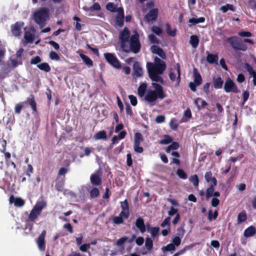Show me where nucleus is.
Wrapping results in <instances>:
<instances>
[{
	"instance_id": "58",
	"label": "nucleus",
	"mask_w": 256,
	"mask_h": 256,
	"mask_svg": "<svg viewBox=\"0 0 256 256\" xmlns=\"http://www.w3.org/2000/svg\"><path fill=\"white\" fill-rule=\"evenodd\" d=\"M170 217L168 216L166 218L163 222L161 223L160 226L162 228L165 227L166 226H168V228H170Z\"/></svg>"
},
{
	"instance_id": "39",
	"label": "nucleus",
	"mask_w": 256,
	"mask_h": 256,
	"mask_svg": "<svg viewBox=\"0 0 256 256\" xmlns=\"http://www.w3.org/2000/svg\"><path fill=\"white\" fill-rule=\"evenodd\" d=\"M216 186L210 185V186L206 190V196L208 200L210 197L212 196L214 192V187Z\"/></svg>"
},
{
	"instance_id": "62",
	"label": "nucleus",
	"mask_w": 256,
	"mask_h": 256,
	"mask_svg": "<svg viewBox=\"0 0 256 256\" xmlns=\"http://www.w3.org/2000/svg\"><path fill=\"white\" fill-rule=\"evenodd\" d=\"M140 144H134V150L138 153H142L144 151V149L142 146H140Z\"/></svg>"
},
{
	"instance_id": "45",
	"label": "nucleus",
	"mask_w": 256,
	"mask_h": 256,
	"mask_svg": "<svg viewBox=\"0 0 256 256\" xmlns=\"http://www.w3.org/2000/svg\"><path fill=\"white\" fill-rule=\"evenodd\" d=\"M166 29L167 33L172 36H174L176 35V30H172L171 26L169 24H166Z\"/></svg>"
},
{
	"instance_id": "28",
	"label": "nucleus",
	"mask_w": 256,
	"mask_h": 256,
	"mask_svg": "<svg viewBox=\"0 0 256 256\" xmlns=\"http://www.w3.org/2000/svg\"><path fill=\"white\" fill-rule=\"evenodd\" d=\"M145 100L148 102L156 101V98L152 90H148L144 96Z\"/></svg>"
},
{
	"instance_id": "21",
	"label": "nucleus",
	"mask_w": 256,
	"mask_h": 256,
	"mask_svg": "<svg viewBox=\"0 0 256 256\" xmlns=\"http://www.w3.org/2000/svg\"><path fill=\"white\" fill-rule=\"evenodd\" d=\"M135 224L141 232L144 233L146 232V226L144 222V220L142 218L138 217L136 219Z\"/></svg>"
},
{
	"instance_id": "6",
	"label": "nucleus",
	"mask_w": 256,
	"mask_h": 256,
	"mask_svg": "<svg viewBox=\"0 0 256 256\" xmlns=\"http://www.w3.org/2000/svg\"><path fill=\"white\" fill-rule=\"evenodd\" d=\"M34 16L35 22L38 24H42L48 16V10L46 8H41L34 14Z\"/></svg>"
},
{
	"instance_id": "59",
	"label": "nucleus",
	"mask_w": 256,
	"mask_h": 256,
	"mask_svg": "<svg viewBox=\"0 0 256 256\" xmlns=\"http://www.w3.org/2000/svg\"><path fill=\"white\" fill-rule=\"evenodd\" d=\"M130 214L129 210H122L119 214V216H122V218L127 219L128 218Z\"/></svg>"
},
{
	"instance_id": "1",
	"label": "nucleus",
	"mask_w": 256,
	"mask_h": 256,
	"mask_svg": "<svg viewBox=\"0 0 256 256\" xmlns=\"http://www.w3.org/2000/svg\"><path fill=\"white\" fill-rule=\"evenodd\" d=\"M226 42L235 52L246 51L248 49V46L244 42L248 43L251 44H254V42L250 39L244 38V40H242L239 37L235 36L228 38L226 40Z\"/></svg>"
},
{
	"instance_id": "25",
	"label": "nucleus",
	"mask_w": 256,
	"mask_h": 256,
	"mask_svg": "<svg viewBox=\"0 0 256 256\" xmlns=\"http://www.w3.org/2000/svg\"><path fill=\"white\" fill-rule=\"evenodd\" d=\"M90 181L94 186H100L102 184V179L98 174H94L90 176Z\"/></svg>"
},
{
	"instance_id": "43",
	"label": "nucleus",
	"mask_w": 256,
	"mask_h": 256,
	"mask_svg": "<svg viewBox=\"0 0 256 256\" xmlns=\"http://www.w3.org/2000/svg\"><path fill=\"white\" fill-rule=\"evenodd\" d=\"M90 196L91 198H96L100 194V192L97 188H93L90 192Z\"/></svg>"
},
{
	"instance_id": "19",
	"label": "nucleus",
	"mask_w": 256,
	"mask_h": 256,
	"mask_svg": "<svg viewBox=\"0 0 256 256\" xmlns=\"http://www.w3.org/2000/svg\"><path fill=\"white\" fill-rule=\"evenodd\" d=\"M245 68L249 74L252 76V83L254 86H256V72L253 70L252 67L248 63L245 64Z\"/></svg>"
},
{
	"instance_id": "29",
	"label": "nucleus",
	"mask_w": 256,
	"mask_h": 256,
	"mask_svg": "<svg viewBox=\"0 0 256 256\" xmlns=\"http://www.w3.org/2000/svg\"><path fill=\"white\" fill-rule=\"evenodd\" d=\"M214 86L216 89L222 88L223 86V80L220 77L214 78L213 80Z\"/></svg>"
},
{
	"instance_id": "33",
	"label": "nucleus",
	"mask_w": 256,
	"mask_h": 256,
	"mask_svg": "<svg viewBox=\"0 0 256 256\" xmlns=\"http://www.w3.org/2000/svg\"><path fill=\"white\" fill-rule=\"evenodd\" d=\"M218 56L217 54H209L206 56V60L210 64H214L218 62Z\"/></svg>"
},
{
	"instance_id": "32",
	"label": "nucleus",
	"mask_w": 256,
	"mask_h": 256,
	"mask_svg": "<svg viewBox=\"0 0 256 256\" xmlns=\"http://www.w3.org/2000/svg\"><path fill=\"white\" fill-rule=\"evenodd\" d=\"M247 219L246 212L244 210L240 212L238 216L237 222L240 224L245 222Z\"/></svg>"
},
{
	"instance_id": "44",
	"label": "nucleus",
	"mask_w": 256,
	"mask_h": 256,
	"mask_svg": "<svg viewBox=\"0 0 256 256\" xmlns=\"http://www.w3.org/2000/svg\"><path fill=\"white\" fill-rule=\"evenodd\" d=\"M176 174L180 178L183 180H186L188 178L187 174L181 168L178 169Z\"/></svg>"
},
{
	"instance_id": "52",
	"label": "nucleus",
	"mask_w": 256,
	"mask_h": 256,
	"mask_svg": "<svg viewBox=\"0 0 256 256\" xmlns=\"http://www.w3.org/2000/svg\"><path fill=\"white\" fill-rule=\"evenodd\" d=\"M10 62L12 66L14 68L16 67L18 65H21L22 64V59H12L10 60Z\"/></svg>"
},
{
	"instance_id": "54",
	"label": "nucleus",
	"mask_w": 256,
	"mask_h": 256,
	"mask_svg": "<svg viewBox=\"0 0 256 256\" xmlns=\"http://www.w3.org/2000/svg\"><path fill=\"white\" fill-rule=\"evenodd\" d=\"M50 58L52 60H60V57L58 54L54 51H51L50 52Z\"/></svg>"
},
{
	"instance_id": "38",
	"label": "nucleus",
	"mask_w": 256,
	"mask_h": 256,
	"mask_svg": "<svg viewBox=\"0 0 256 256\" xmlns=\"http://www.w3.org/2000/svg\"><path fill=\"white\" fill-rule=\"evenodd\" d=\"M106 8L107 10L111 12H118V8L117 6L112 2H110L108 3Z\"/></svg>"
},
{
	"instance_id": "22",
	"label": "nucleus",
	"mask_w": 256,
	"mask_h": 256,
	"mask_svg": "<svg viewBox=\"0 0 256 256\" xmlns=\"http://www.w3.org/2000/svg\"><path fill=\"white\" fill-rule=\"evenodd\" d=\"M256 233V229L253 226H250L246 228L244 231V236L246 238H250L254 236Z\"/></svg>"
},
{
	"instance_id": "48",
	"label": "nucleus",
	"mask_w": 256,
	"mask_h": 256,
	"mask_svg": "<svg viewBox=\"0 0 256 256\" xmlns=\"http://www.w3.org/2000/svg\"><path fill=\"white\" fill-rule=\"evenodd\" d=\"M150 234H151V236L152 237L155 238L158 235L159 230H160V228L156 226V227L150 228Z\"/></svg>"
},
{
	"instance_id": "2",
	"label": "nucleus",
	"mask_w": 256,
	"mask_h": 256,
	"mask_svg": "<svg viewBox=\"0 0 256 256\" xmlns=\"http://www.w3.org/2000/svg\"><path fill=\"white\" fill-rule=\"evenodd\" d=\"M130 46L128 44H126L122 50L126 53H128L130 52H134V54H138L140 52L141 48V44L140 42L139 35L138 33L132 34L130 38Z\"/></svg>"
},
{
	"instance_id": "5",
	"label": "nucleus",
	"mask_w": 256,
	"mask_h": 256,
	"mask_svg": "<svg viewBox=\"0 0 256 256\" xmlns=\"http://www.w3.org/2000/svg\"><path fill=\"white\" fill-rule=\"evenodd\" d=\"M46 202L44 200L37 202L30 212L28 220L32 222H34L40 214L42 210L46 208Z\"/></svg>"
},
{
	"instance_id": "11",
	"label": "nucleus",
	"mask_w": 256,
	"mask_h": 256,
	"mask_svg": "<svg viewBox=\"0 0 256 256\" xmlns=\"http://www.w3.org/2000/svg\"><path fill=\"white\" fill-rule=\"evenodd\" d=\"M158 10L157 8L151 9L144 16V20L148 22H155L158 17Z\"/></svg>"
},
{
	"instance_id": "37",
	"label": "nucleus",
	"mask_w": 256,
	"mask_h": 256,
	"mask_svg": "<svg viewBox=\"0 0 256 256\" xmlns=\"http://www.w3.org/2000/svg\"><path fill=\"white\" fill-rule=\"evenodd\" d=\"M204 21H205V18L204 17H200L198 18H192L189 19L188 22L192 24H193V25H196V24H198L199 23L204 22Z\"/></svg>"
},
{
	"instance_id": "7",
	"label": "nucleus",
	"mask_w": 256,
	"mask_h": 256,
	"mask_svg": "<svg viewBox=\"0 0 256 256\" xmlns=\"http://www.w3.org/2000/svg\"><path fill=\"white\" fill-rule=\"evenodd\" d=\"M104 56L107 62L113 67L120 69L121 68V64L116 56L112 53H105Z\"/></svg>"
},
{
	"instance_id": "40",
	"label": "nucleus",
	"mask_w": 256,
	"mask_h": 256,
	"mask_svg": "<svg viewBox=\"0 0 256 256\" xmlns=\"http://www.w3.org/2000/svg\"><path fill=\"white\" fill-rule=\"evenodd\" d=\"M190 181L192 182L194 186L198 187L199 184V180L196 174L190 176L189 178Z\"/></svg>"
},
{
	"instance_id": "63",
	"label": "nucleus",
	"mask_w": 256,
	"mask_h": 256,
	"mask_svg": "<svg viewBox=\"0 0 256 256\" xmlns=\"http://www.w3.org/2000/svg\"><path fill=\"white\" fill-rule=\"evenodd\" d=\"M90 244H84L80 247V250L82 252H86L90 248Z\"/></svg>"
},
{
	"instance_id": "10",
	"label": "nucleus",
	"mask_w": 256,
	"mask_h": 256,
	"mask_svg": "<svg viewBox=\"0 0 256 256\" xmlns=\"http://www.w3.org/2000/svg\"><path fill=\"white\" fill-rule=\"evenodd\" d=\"M152 86L154 88L152 90L154 92L156 100L157 99L163 100L166 96V94L164 91L163 87L160 84L156 82H153Z\"/></svg>"
},
{
	"instance_id": "64",
	"label": "nucleus",
	"mask_w": 256,
	"mask_h": 256,
	"mask_svg": "<svg viewBox=\"0 0 256 256\" xmlns=\"http://www.w3.org/2000/svg\"><path fill=\"white\" fill-rule=\"evenodd\" d=\"M210 82H206L203 86V87H202V90L207 95H208L210 94Z\"/></svg>"
},
{
	"instance_id": "35",
	"label": "nucleus",
	"mask_w": 256,
	"mask_h": 256,
	"mask_svg": "<svg viewBox=\"0 0 256 256\" xmlns=\"http://www.w3.org/2000/svg\"><path fill=\"white\" fill-rule=\"evenodd\" d=\"M37 67L40 70H43L46 72L50 71V67L48 64L47 62H42L37 64Z\"/></svg>"
},
{
	"instance_id": "51",
	"label": "nucleus",
	"mask_w": 256,
	"mask_h": 256,
	"mask_svg": "<svg viewBox=\"0 0 256 256\" xmlns=\"http://www.w3.org/2000/svg\"><path fill=\"white\" fill-rule=\"evenodd\" d=\"M143 140V137L140 132H136L134 134V144H140L141 141Z\"/></svg>"
},
{
	"instance_id": "34",
	"label": "nucleus",
	"mask_w": 256,
	"mask_h": 256,
	"mask_svg": "<svg viewBox=\"0 0 256 256\" xmlns=\"http://www.w3.org/2000/svg\"><path fill=\"white\" fill-rule=\"evenodd\" d=\"M80 56L86 65L88 66H93L92 60L87 56L81 54H80Z\"/></svg>"
},
{
	"instance_id": "50",
	"label": "nucleus",
	"mask_w": 256,
	"mask_h": 256,
	"mask_svg": "<svg viewBox=\"0 0 256 256\" xmlns=\"http://www.w3.org/2000/svg\"><path fill=\"white\" fill-rule=\"evenodd\" d=\"M112 222L116 224H120L124 223V219L122 216H116L112 218Z\"/></svg>"
},
{
	"instance_id": "13",
	"label": "nucleus",
	"mask_w": 256,
	"mask_h": 256,
	"mask_svg": "<svg viewBox=\"0 0 256 256\" xmlns=\"http://www.w3.org/2000/svg\"><path fill=\"white\" fill-rule=\"evenodd\" d=\"M46 230H44L41 234L38 236L37 240L36 243L38 246V248L40 250L44 251L46 248V244H45V240H44V238L46 235Z\"/></svg>"
},
{
	"instance_id": "31",
	"label": "nucleus",
	"mask_w": 256,
	"mask_h": 256,
	"mask_svg": "<svg viewBox=\"0 0 256 256\" xmlns=\"http://www.w3.org/2000/svg\"><path fill=\"white\" fill-rule=\"evenodd\" d=\"M24 38L26 43H32L34 40V34L30 31H26L24 32Z\"/></svg>"
},
{
	"instance_id": "15",
	"label": "nucleus",
	"mask_w": 256,
	"mask_h": 256,
	"mask_svg": "<svg viewBox=\"0 0 256 256\" xmlns=\"http://www.w3.org/2000/svg\"><path fill=\"white\" fill-rule=\"evenodd\" d=\"M124 11L122 8H118V12L116 16V24L120 27L124 26Z\"/></svg>"
},
{
	"instance_id": "8",
	"label": "nucleus",
	"mask_w": 256,
	"mask_h": 256,
	"mask_svg": "<svg viewBox=\"0 0 256 256\" xmlns=\"http://www.w3.org/2000/svg\"><path fill=\"white\" fill-rule=\"evenodd\" d=\"M224 90L226 93L233 92L238 94L240 92L237 86L230 78L226 79L224 82Z\"/></svg>"
},
{
	"instance_id": "3",
	"label": "nucleus",
	"mask_w": 256,
	"mask_h": 256,
	"mask_svg": "<svg viewBox=\"0 0 256 256\" xmlns=\"http://www.w3.org/2000/svg\"><path fill=\"white\" fill-rule=\"evenodd\" d=\"M27 104L31 106L33 111L32 113L37 112L36 103L34 96V94H30V96L27 98L25 101L16 104L14 107V112L16 114H20L22 108H24L25 104Z\"/></svg>"
},
{
	"instance_id": "12",
	"label": "nucleus",
	"mask_w": 256,
	"mask_h": 256,
	"mask_svg": "<svg viewBox=\"0 0 256 256\" xmlns=\"http://www.w3.org/2000/svg\"><path fill=\"white\" fill-rule=\"evenodd\" d=\"M24 22H17L11 26V31L14 36H18L22 33V28L24 26Z\"/></svg>"
},
{
	"instance_id": "27",
	"label": "nucleus",
	"mask_w": 256,
	"mask_h": 256,
	"mask_svg": "<svg viewBox=\"0 0 256 256\" xmlns=\"http://www.w3.org/2000/svg\"><path fill=\"white\" fill-rule=\"evenodd\" d=\"M148 85L146 83H142L138 88V94L140 97H143L144 96Z\"/></svg>"
},
{
	"instance_id": "49",
	"label": "nucleus",
	"mask_w": 256,
	"mask_h": 256,
	"mask_svg": "<svg viewBox=\"0 0 256 256\" xmlns=\"http://www.w3.org/2000/svg\"><path fill=\"white\" fill-rule=\"evenodd\" d=\"M148 38L152 44H158L160 43V40L154 34H149L148 36Z\"/></svg>"
},
{
	"instance_id": "55",
	"label": "nucleus",
	"mask_w": 256,
	"mask_h": 256,
	"mask_svg": "<svg viewBox=\"0 0 256 256\" xmlns=\"http://www.w3.org/2000/svg\"><path fill=\"white\" fill-rule=\"evenodd\" d=\"M170 126L172 130H176L178 126V124L176 122V120L174 118L170 120Z\"/></svg>"
},
{
	"instance_id": "41",
	"label": "nucleus",
	"mask_w": 256,
	"mask_h": 256,
	"mask_svg": "<svg viewBox=\"0 0 256 256\" xmlns=\"http://www.w3.org/2000/svg\"><path fill=\"white\" fill-rule=\"evenodd\" d=\"M145 246L148 250H150L153 247V242L152 240L147 237L146 239Z\"/></svg>"
},
{
	"instance_id": "36",
	"label": "nucleus",
	"mask_w": 256,
	"mask_h": 256,
	"mask_svg": "<svg viewBox=\"0 0 256 256\" xmlns=\"http://www.w3.org/2000/svg\"><path fill=\"white\" fill-rule=\"evenodd\" d=\"M96 140H104L106 138V133L104 130H100L96 132L94 136Z\"/></svg>"
},
{
	"instance_id": "24",
	"label": "nucleus",
	"mask_w": 256,
	"mask_h": 256,
	"mask_svg": "<svg viewBox=\"0 0 256 256\" xmlns=\"http://www.w3.org/2000/svg\"><path fill=\"white\" fill-rule=\"evenodd\" d=\"M194 82H195L197 86L200 85L202 82V78L200 74L196 68H194Z\"/></svg>"
},
{
	"instance_id": "18",
	"label": "nucleus",
	"mask_w": 256,
	"mask_h": 256,
	"mask_svg": "<svg viewBox=\"0 0 256 256\" xmlns=\"http://www.w3.org/2000/svg\"><path fill=\"white\" fill-rule=\"evenodd\" d=\"M148 72V73L149 77L152 80V81L155 82H160L161 83L163 82L162 78H161L160 76H159L160 74L152 71Z\"/></svg>"
},
{
	"instance_id": "47",
	"label": "nucleus",
	"mask_w": 256,
	"mask_h": 256,
	"mask_svg": "<svg viewBox=\"0 0 256 256\" xmlns=\"http://www.w3.org/2000/svg\"><path fill=\"white\" fill-rule=\"evenodd\" d=\"M218 216V212L217 210H215L212 214V210H210L208 211V219L210 220H215L216 219Z\"/></svg>"
},
{
	"instance_id": "30",
	"label": "nucleus",
	"mask_w": 256,
	"mask_h": 256,
	"mask_svg": "<svg viewBox=\"0 0 256 256\" xmlns=\"http://www.w3.org/2000/svg\"><path fill=\"white\" fill-rule=\"evenodd\" d=\"M199 38L196 35H192L190 37V43L192 45L193 48H196L198 47L199 44Z\"/></svg>"
},
{
	"instance_id": "46",
	"label": "nucleus",
	"mask_w": 256,
	"mask_h": 256,
	"mask_svg": "<svg viewBox=\"0 0 256 256\" xmlns=\"http://www.w3.org/2000/svg\"><path fill=\"white\" fill-rule=\"evenodd\" d=\"M175 246L173 244H168L165 246H163L162 248V252H165L167 251H174L175 250Z\"/></svg>"
},
{
	"instance_id": "26",
	"label": "nucleus",
	"mask_w": 256,
	"mask_h": 256,
	"mask_svg": "<svg viewBox=\"0 0 256 256\" xmlns=\"http://www.w3.org/2000/svg\"><path fill=\"white\" fill-rule=\"evenodd\" d=\"M0 143L2 146V148H0V150L2 152H4V154L6 159L8 160L10 158L11 154L8 152H5L6 142L4 140H0Z\"/></svg>"
},
{
	"instance_id": "56",
	"label": "nucleus",
	"mask_w": 256,
	"mask_h": 256,
	"mask_svg": "<svg viewBox=\"0 0 256 256\" xmlns=\"http://www.w3.org/2000/svg\"><path fill=\"white\" fill-rule=\"evenodd\" d=\"M128 238L127 236H124L118 239L116 242V245L118 246H121L127 241Z\"/></svg>"
},
{
	"instance_id": "57",
	"label": "nucleus",
	"mask_w": 256,
	"mask_h": 256,
	"mask_svg": "<svg viewBox=\"0 0 256 256\" xmlns=\"http://www.w3.org/2000/svg\"><path fill=\"white\" fill-rule=\"evenodd\" d=\"M101 9V7L100 4L98 2H95L93 5L88 8V10L90 11L94 10H100Z\"/></svg>"
},
{
	"instance_id": "16",
	"label": "nucleus",
	"mask_w": 256,
	"mask_h": 256,
	"mask_svg": "<svg viewBox=\"0 0 256 256\" xmlns=\"http://www.w3.org/2000/svg\"><path fill=\"white\" fill-rule=\"evenodd\" d=\"M133 70L132 75L134 76L139 78L143 76V70L139 62L136 61L134 63Z\"/></svg>"
},
{
	"instance_id": "60",
	"label": "nucleus",
	"mask_w": 256,
	"mask_h": 256,
	"mask_svg": "<svg viewBox=\"0 0 256 256\" xmlns=\"http://www.w3.org/2000/svg\"><path fill=\"white\" fill-rule=\"evenodd\" d=\"M120 206L123 210H129V206L127 200L120 202Z\"/></svg>"
},
{
	"instance_id": "14",
	"label": "nucleus",
	"mask_w": 256,
	"mask_h": 256,
	"mask_svg": "<svg viewBox=\"0 0 256 256\" xmlns=\"http://www.w3.org/2000/svg\"><path fill=\"white\" fill-rule=\"evenodd\" d=\"M176 70L178 72V76L176 78V74L171 72L170 74V78L172 82H174L175 80L176 81V86H178L180 81V64L178 63L175 66Z\"/></svg>"
},
{
	"instance_id": "61",
	"label": "nucleus",
	"mask_w": 256,
	"mask_h": 256,
	"mask_svg": "<svg viewBox=\"0 0 256 256\" xmlns=\"http://www.w3.org/2000/svg\"><path fill=\"white\" fill-rule=\"evenodd\" d=\"M41 60H42L39 56H36L31 59L30 62L32 64H38Z\"/></svg>"
},
{
	"instance_id": "53",
	"label": "nucleus",
	"mask_w": 256,
	"mask_h": 256,
	"mask_svg": "<svg viewBox=\"0 0 256 256\" xmlns=\"http://www.w3.org/2000/svg\"><path fill=\"white\" fill-rule=\"evenodd\" d=\"M152 31L158 36H160L162 32V28L156 26H154L152 27Z\"/></svg>"
},
{
	"instance_id": "20",
	"label": "nucleus",
	"mask_w": 256,
	"mask_h": 256,
	"mask_svg": "<svg viewBox=\"0 0 256 256\" xmlns=\"http://www.w3.org/2000/svg\"><path fill=\"white\" fill-rule=\"evenodd\" d=\"M212 172L210 171L205 174L204 178L206 181L210 184V185L216 186L217 180L214 177L212 176Z\"/></svg>"
},
{
	"instance_id": "42",
	"label": "nucleus",
	"mask_w": 256,
	"mask_h": 256,
	"mask_svg": "<svg viewBox=\"0 0 256 256\" xmlns=\"http://www.w3.org/2000/svg\"><path fill=\"white\" fill-rule=\"evenodd\" d=\"M172 142V138L168 135H165L164 138L161 140L159 142V144H169Z\"/></svg>"
},
{
	"instance_id": "9",
	"label": "nucleus",
	"mask_w": 256,
	"mask_h": 256,
	"mask_svg": "<svg viewBox=\"0 0 256 256\" xmlns=\"http://www.w3.org/2000/svg\"><path fill=\"white\" fill-rule=\"evenodd\" d=\"M130 33L128 29L125 27L120 33L119 38L120 40V45L122 49L124 47L130 40Z\"/></svg>"
},
{
	"instance_id": "17",
	"label": "nucleus",
	"mask_w": 256,
	"mask_h": 256,
	"mask_svg": "<svg viewBox=\"0 0 256 256\" xmlns=\"http://www.w3.org/2000/svg\"><path fill=\"white\" fill-rule=\"evenodd\" d=\"M152 52L155 53L158 55L160 58L163 59L166 58V56L164 50L160 46L156 45H154L151 47Z\"/></svg>"
},
{
	"instance_id": "4",
	"label": "nucleus",
	"mask_w": 256,
	"mask_h": 256,
	"mask_svg": "<svg viewBox=\"0 0 256 256\" xmlns=\"http://www.w3.org/2000/svg\"><path fill=\"white\" fill-rule=\"evenodd\" d=\"M154 62L155 64L147 63L148 71L154 72L162 74L166 68L165 62L158 57L155 58Z\"/></svg>"
},
{
	"instance_id": "23",
	"label": "nucleus",
	"mask_w": 256,
	"mask_h": 256,
	"mask_svg": "<svg viewBox=\"0 0 256 256\" xmlns=\"http://www.w3.org/2000/svg\"><path fill=\"white\" fill-rule=\"evenodd\" d=\"M10 202L11 204L14 202V206L19 207L23 206L24 204V200L20 198H14L12 196H10Z\"/></svg>"
}]
</instances>
